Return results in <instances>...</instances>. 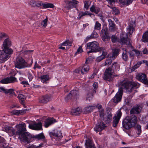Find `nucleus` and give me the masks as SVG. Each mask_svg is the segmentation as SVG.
Listing matches in <instances>:
<instances>
[{"label":"nucleus","mask_w":148,"mask_h":148,"mask_svg":"<svg viewBox=\"0 0 148 148\" xmlns=\"http://www.w3.org/2000/svg\"><path fill=\"white\" fill-rule=\"evenodd\" d=\"M139 114V105L133 106L130 111V115L126 116L122 121L123 128L129 130L133 127L136 126V129L139 132V125L137 124L138 121L137 114Z\"/></svg>","instance_id":"f257e3e1"},{"label":"nucleus","mask_w":148,"mask_h":148,"mask_svg":"<svg viewBox=\"0 0 148 148\" xmlns=\"http://www.w3.org/2000/svg\"><path fill=\"white\" fill-rule=\"evenodd\" d=\"M121 87L118 90L114 97L112 99V101L115 103L121 102L123 94V90L126 92L130 93L132 90L137 88V83L134 82L122 81L121 82Z\"/></svg>","instance_id":"f03ea898"},{"label":"nucleus","mask_w":148,"mask_h":148,"mask_svg":"<svg viewBox=\"0 0 148 148\" xmlns=\"http://www.w3.org/2000/svg\"><path fill=\"white\" fill-rule=\"evenodd\" d=\"M15 127L17 129L16 135L19 136L21 140L27 144L33 141V135L26 132V129L25 123L17 124Z\"/></svg>","instance_id":"7ed1b4c3"},{"label":"nucleus","mask_w":148,"mask_h":148,"mask_svg":"<svg viewBox=\"0 0 148 148\" xmlns=\"http://www.w3.org/2000/svg\"><path fill=\"white\" fill-rule=\"evenodd\" d=\"M135 24L134 21H130L129 22V25L128 28H127V32H122L120 34V40L119 41L121 43L122 45H126L127 47L132 49L133 47L131 44L128 38V34H130V36L131 37L133 32L134 31V26Z\"/></svg>","instance_id":"20e7f679"},{"label":"nucleus","mask_w":148,"mask_h":148,"mask_svg":"<svg viewBox=\"0 0 148 148\" xmlns=\"http://www.w3.org/2000/svg\"><path fill=\"white\" fill-rule=\"evenodd\" d=\"M33 62V60L32 59H30L26 62L22 57L19 56L16 59L15 67L19 69L29 68L31 67Z\"/></svg>","instance_id":"39448f33"},{"label":"nucleus","mask_w":148,"mask_h":148,"mask_svg":"<svg viewBox=\"0 0 148 148\" xmlns=\"http://www.w3.org/2000/svg\"><path fill=\"white\" fill-rule=\"evenodd\" d=\"M2 50H0V62L2 63L7 60L12 53L13 50L10 47H3Z\"/></svg>","instance_id":"423d86ee"},{"label":"nucleus","mask_w":148,"mask_h":148,"mask_svg":"<svg viewBox=\"0 0 148 148\" xmlns=\"http://www.w3.org/2000/svg\"><path fill=\"white\" fill-rule=\"evenodd\" d=\"M86 48L90 50L87 52L89 54L91 52H97L104 49V47H99V43L95 41L89 42L87 44Z\"/></svg>","instance_id":"0eeeda50"},{"label":"nucleus","mask_w":148,"mask_h":148,"mask_svg":"<svg viewBox=\"0 0 148 148\" xmlns=\"http://www.w3.org/2000/svg\"><path fill=\"white\" fill-rule=\"evenodd\" d=\"M99 117L101 121H104L106 124H109L111 121L112 114L110 111L107 112L106 114L105 113L103 109H101L98 112Z\"/></svg>","instance_id":"6e6552de"},{"label":"nucleus","mask_w":148,"mask_h":148,"mask_svg":"<svg viewBox=\"0 0 148 148\" xmlns=\"http://www.w3.org/2000/svg\"><path fill=\"white\" fill-rule=\"evenodd\" d=\"M72 1L65 0L64 2L66 4L64 6V8L67 10H69L74 8H76V5L78 3V1L76 0H72Z\"/></svg>","instance_id":"1a4fd4ad"},{"label":"nucleus","mask_w":148,"mask_h":148,"mask_svg":"<svg viewBox=\"0 0 148 148\" xmlns=\"http://www.w3.org/2000/svg\"><path fill=\"white\" fill-rule=\"evenodd\" d=\"M107 127L106 124L103 121H100L97 123L96 124L94 129L97 133L103 130Z\"/></svg>","instance_id":"9d476101"},{"label":"nucleus","mask_w":148,"mask_h":148,"mask_svg":"<svg viewBox=\"0 0 148 148\" xmlns=\"http://www.w3.org/2000/svg\"><path fill=\"white\" fill-rule=\"evenodd\" d=\"M113 73L108 68L106 69L104 72V76L103 77V79L109 81H112L113 79L112 77Z\"/></svg>","instance_id":"9b49d317"},{"label":"nucleus","mask_w":148,"mask_h":148,"mask_svg":"<svg viewBox=\"0 0 148 148\" xmlns=\"http://www.w3.org/2000/svg\"><path fill=\"white\" fill-rule=\"evenodd\" d=\"M51 98L50 95L47 94L39 98V101L41 103H46L51 100Z\"/></svg>","instance_id":"f8f14e48"},{"label":"nucleus","mask_w":148,"mask_h":148,"mask_svg":"<svg viewBox=\"0 0 148 148\" xmlns=\"http://www.w3.org/2000/svg\"><path fill=\"white\" fill-rule=\"evenodd\" d=\"M56 122L57 121L56 119L53 117L48 118L45 121L44 126L45 127L47 128Z\"/></svg>","instance_id":"ddd939ff"},{"label":"nucleus","mask_w":148,"mask_h":148,"mask_svg":"<svg viewBox=\"0 0 148 148\" xmlns=\"http://www.w3.org/2000/svg\"><path fill=\"white\" fill-rule=\"evenodd\" d=\"M29 127L32 130H40L42 129V123L40 122H39L38 123L35 122L33 124H29Z\"/></svg>","instance_id":"4468645a"},{"label":"nucleus","mask_w":148,"mask_h":148,"mask_svg":"<svg viewBox=\"0 0 148 148\" xmlns=\"http://www.w3.org/2000/svg\"><path fill=\"white\" fill-rule=\"evenodd\" d=\"M108 69L113 73L115 71H119L120 69V65L117 62H114L111 66L108 67Z\"/></svg>","instance_id":"2eb2a0df"},{"label":"nucleus","mask_w":148,"mask_h":148,"mask_svg":"<svg viewBox=\"0 0 148 148\" xmlns=\"http://www.w3.org/2000/svg\"><path fill=\"white\" fill-rule=\"evenodd\" d=\"M121 115L122 112L121 110H119L118 111L116 116H115V117H114L113 118L114 120L113 122V126L114 127H116L119 122Z\"/></svg>","instance_id":"dca6fc26"},{"label":"nucleus","mask_w":148,"mask_h":148,"mask_svg":"<svg viewBox=\"0 0 148 148\" xmlns=\"http://www.w3.org/2000/svg\"><path fill=\"white\" fill-rule=\"evenodd\" d=\"M49 135L51 137L53 136L58 138H62L63 137L62 133L60 130H55L53 132H51L49 133Z\"/></svg>","instance_id":"f3484780"},{"label":"nucleus","mask_w":148,"mask_h":148,"mask_svg":"<svg viewBox=\"0 0 148 148\" xmlns=\"http://www.w3.org/2000/svg\"><path fill=\"white\" fill-rule=\"evenodd\" d=\"M139 81L145 84L148 85V80L145 74L143 73H139Z\"/></svg>","instance_id":"a211bd4d"},{"label":"nucleus","mask_w":148,"mask_h":148,"mask_svg":"<svg viewBox=\"0 0 148 148\" xmlns=\"http://www.w3.org/2000/svg\"><path fill=\"white\" fill-rule=\"evenodd\" d=\"M4 130L6 132L10 133L12 136L16 135V131L15 129L12 127L6 126L4 127Z\"/></svg>","instance_id":"6ab92c4d"},{"label":"nucleus","mask_w":148,"mask_h":148,"mask_svg":"<svg viewBox=\"0 0 148 148\" xmlns=\"http://www.w3.org/2000/svg\"><path fill=\"white\" fill-rule=\"evenodd\" d=\"M87 60V59H86L85 63L82 67H81V73L82 75L86 73L89 70V66L86 63Z\"/></svg>","instance_id":"aec40b11"},{"label":"nucleus","mask_w":148,"mask_h":148,"mask_svg":"<svg viewBox=\"0 0 148 148\" xmlns=\"http://www.w3.org/2000/svg\"><path fill=\"white\" fill-rule=\"evenodd\" d=\"M85 141V146L86 148H96L92 140L88 139L86 140Z\"/></svg>","instance_id":"412c9836"},{"label":"nucleus","mask_w":148,"mask_h":148,"mask_svg":"<svg viewBox=\"0 0 148 148\" xmlns=\"http://www.w3.org/2000/svg\"><path fill=\"white\" fill-rule=\"evenodd\" d=\"M33 140H39L44 139H45V137L42 132H41L38 134L35 135H33Z\"/></svg>","instance_id":"4be33fe9"},{"label":"nucleus","mask_w":148,"mask_h":148,"mask_svg":"<svg viewBox=\"0 0 148 148\" xmlns=\"http://www.w3.org/2000/svg\"><path fill=\"white\" fill-rule=\"evenodd\" d=\"M109 25V29L111 31H114L115 30V25L114 22L112 21L111 19H109L108 20Z\"/></svg>","instance_id":"5701e85b"},{"label":"nucleus","mask_w":148,"mask_h":148,"mask_svg":"<svg viewBox=\"0 0 148 148\" xmlns=\"http://www.w3.org/2000/svg\"><path fill=\"white\" fill-rule=\"evenodd\" d=\"M97 106L95 104L92 106H88L85 108V112L86 113H88L91 112L93 111V110L97 108Z\"/></svg>","instance_id":"b1692460"},{"label":"nucleus","mask_w":148,"mask_h":148,"mask_svg":"<svg viewBox=\"0 0 148 148\" xmlns=\"http://www.w3.org/2000/svg\"><path fill=\"white\" fill-rule=\"evenodd\" d=\"M82 111V109L79 107L75 109H72L71 111V114L72 115H77L80 114Z\"/></svg>","instance_id":"393cba45"},{"label":"nucleus","mask_w":148,"mask_h":148,"mask_svg":"<svg viewBox=\"0 0 148 148\" xmlns=\"http://www.w3.org/2000/svg\"><path fill=\"white\" fill-rule=\"evenodd\" d=\"M105 49H104L103 50H101L100 51L102 52V54L101 56H99L97 58L96 61L97 62H99L105 58L107 55V53L104 51Z\"/></svg>","instance_id":"a878e982"},{"label":"nucleus","mask_w":148,"mask_h":148,"mask_svg":"<svg viewBox=\"0 0 148 148\" xmlns=\"http://www.w3.org/2000/svg\"><path fill=\"white\" fill-rule=\"evenodd\" d=\"M12 45L11 42L9 38L5 39L2 45L3 47H10Z\"/></svg>","instance_id":"bb28decb"},{"label":"nucleus","mask_w":148,"mask_h":148,"mask_svg":"<svg viewBox=\"0 0 148 148\" xmlns=\"http://www.w3.org/2000/svg\"><path fill=\"white\" fill-rule=\"evenodd\" d=\"M120 49L118 48H115L113 49L112 57L115 58L119 55Z\"/></svg>","instance_id":"cd10ccee"},{"label":"nucleus","mask_w":148,"mask_h":148,"mask_svg":"<svg viewBox=\"0 0 148 148\" xmlns=\"http://www.w3.org/2000/svg\"><path fill=\"white\" fill-rule=\"evenodd\" d=\"M17 97L19 99L21 103L23 105H24L25 100L26 99L25 96L21 94H19L18 95Z\"/></svg>","instance_id":"c85d7f7f"},{"label":"nucleus","mask_w":148,"mask_h":148,"mask_svg":"<svg viewBox=\"0 0 148 148\" xmlns=\"http://www.w3.org/2000/svg\"><path fill=\"white\" fill-rule=\"evenodd\" d=\"M90 11L92 12H94L97 14L100 12V9L99 7L95 8V6L93 5L90 8Z\"/></svg>","instance_id":"c756f323"},{"label":"nucleus","mask_w":148,"mask_h":148,"mask_svg":"<svg viewBox=\"0 0 148 148\" xmlns=\"http://www.w3.org/2000/svg\"><path fill=\"white\" fill-rule=\"evenodd\" d=\"M70 94L71 95L73 99H77L78 97V92L77 90H73L70 92Z\"/></svg>","instance_id":"7c9ffc66"},{"label":"nucleus","mask_w":148,"mask_h":148,"mask_svg":"<svg viewBox=\"0 0 148 148\" xmlns=\"http://www.w3.org/2000/svg\"><path fill=\"white\" fill-rule=\"evenodd\" d=\"M122 58L124 61H127L128 60V57L126 50H124L122 55Z\"/></svg>","instance_id":"2f4dec72"},{"label":"nucleus","mask_w":148,"mask_h":148,"mask_svg":"<svg viewBox=\"0 0 148 148\" xmlns=\"http://www.w3.org/2000/svg\"><path fill=\"white\" fill-rule=\"evenodd\" d=\"M132 51H129V53L130 55V57L133 58L135 54H138L139 53V51L136 49H132H132L130 48Z\"/></svg>","instance_id":"473e14b6"},{"label":"nucleus","mask_w":148,"mask_h":148,"mask_svg":"<svg viewBox=\"0 0 148 148\" xmlns=\"http://www.w3.org/2000/svg\"><path fill=\"white\" fill-rule=\"evenodd\" d=\"M98 36V34H97V32L94 30L90 36H87L86 38V39L88 40L91 38H97Z\"/></svg>","instance_id":"72a5a7b5"},{"label":"nucleus","mask_w":148,"mask_h":148,"mask_svg":"<svg viewBox=\"0 0 148 148\" xmlns=\"http://www.w3.org/2000/svg\"><path fill=\"white\" fill-rule=\"evenodd\" d=\"M55 6L52 3H43V8H53Z\"/></svg>","instance_id":"f704fd0d"},{"label":"nucleus","mask_w":148,"mask_h":148,"mask_svg":"<svg viewBox=\"0 0 148 148\" xmlns=\"http://www.w3.org/2000/svg\"><path fill=\"white\" fill-rule=\"evenodd\" d=\"M40 78L41 82L44 83L49 80V75H43L41 76Z\"/></svg>","instance_id":"c9c22d12"},{"label":"nucleus","mask_w":148,"mask_h":148,"mask_svg":"<svg viewBox=\"0 0 148 148\" xmlns=\"http://www.w3.org/2000/svg\"><path fill=\"white\" fill-rule=\"evenodd\" d=\"M101 37L102 40L104 41H106V40H110V37L108 35V32L102 35Z\"/></svg>","instance_id":"e433bc0d"},{"label":"nucleus","mask_w":148,"mask_h":148,"mask_svg":"<svg viewBox=\"0 0 148 148\" xmlns=\"http://www.w3.org/2000/svg\"><path fill=\"white\" fill-rule=\"evenodd\" d=\"M142 40L144 42H148V31L145 32L143 34Z\"/></svg>","instance_id":"4c0bfd02"},{"label":"nucleus","mask_w":148,"mask_h":148,"mask_svg":"<svg viewBox=\"0 0 148 148\" xmlns=\"http://www.w3.org/2000/svg\"><path fill=\"white\" fill-rule=\"evenodd\" d=\"M87 11L85 12H81L79 13V15L78 16V18L79 20L81 19V17L84 16H85L87 14L89 15L90 16H91V15H92L91 13H89L87 14Z\"/></svg>","instance_id":"58836bf2"},{"label":"nucleus","mask_w":148,"mask_h":148,"mask_svg":"<svg viewBox=\"0 0 148 148\" xmlns=\"http://www.w3.org/2000/svg\"><path fill=\"white\" fill-rule=\"evenodd\" d=\"M7 78L9 83H14L17 81L16 78L14 77L10 76Z\"/></svg>","instance_id":"ea45409f"},{"label":"nucleus","mask_w":148,"mask_h":148,"mask_svg":"<svg viewBox=\"0 0 148 148\" xmlns=\"http://www.w3.org/2000/svg\"><path fill=\"white\" fill-rule=\"evenodd\" d=\"M98 84L97 82H95L93 84V86L94 88L93 89L92 91L93 93H95L96 92V90L98 87Z\"/></svg>","instance_id":"a19ab883"},{"label":"nucleus","mask_w":148,"mask_h":148,"mask_svg":"<svg viewBox=\"0 0 148 148\" xmlns=\"http://www.w3.org/2000/svg\"><path fill=\"white\" fill-rule=\"evenodd\" d=\"M101 24L98 21H96L95 25V29L97 30L101 29Z\"/></svg>","instance_id":"79ce46f5"},{"label":"nucleus","mask_w":148,"mask_h":148,"mask_svg":"<svg viewBox=\"0 0 148 148\" xmlns=\"http://www.w3.org/2000/svg\"><path fill=\"white\" fill-rule=\"evenodd\" d=\"M117 1L116 2H118V0H116ZM119 3L121 4L122 5L124 6H127V4H126V1L125 0H119ZM116 2H115L114 3L113 2L111 5L110 4V5H113V3H114Z\"/></svg>","instance_id":"37998d69"},{"label":"nucleus","mask_w":148,"mask_h":148,"mask_svg":"<svg viewBox=\"0 0 148 148\" xmlns=\"http://www.w3.org/2000/svg\"><path fill=\"white\" fill-rule=\"evenodd\" d=\"M6 94L9 93L10 95H16L14 92V90L12 88H10L9 89H6Z\"/></svg>","instance_id":"c03bdc74"},{"label":"nucleus","mask_w":148,"mask_h":148,"mask_svg":"<svg viewBox=\"0 0 148 148\" xmlns=\"http://www.w3.org/2000/svg\"><path fill=\"white\" fill-rule=\"evenodd\" d=\"M48 21V18L47 17L46 18L43 20L41 22V25L44 27H46L47 25V22Z\"/></svg>","instance_id":"a18cd8bd"},{"label":"nucleus","mask_w":148,"mask_h":148,"mask_svg":"<svg viewBox=\"0 0 148 148\" xmlns=\"http://www.w3.org/2000/svg\"><path fill=\"white\" fill-rule=\"evenodd\" d=\"M108 7L110 8L114 12H116L115 13V14H118L119 13V10L116 9V8L114 7L111 6L110 5H107Z\"/></svg>","instance_id":"49530a36"},{"label":"nucleus","mask_w":148,"mask_h":148,"mask_svg":"<svg viewBox=\"0 0 148 148\" xmlns=\"http://www.w3.org/2000/svg\"><path fill=\"white\" fill-rule=\"evenodd\" d=\"M43 3H42V2L40 1H36V7H39L42 6V8H43ZM40 8H42L41 7H40Z\"/></svg>","instance_id":"de8ad7c7"},{"label":"nucleus","mask_w":148,"mask_h":148,"mask_svg":"<svg viewBox=\"0 0 148 148\" xmlns=\"http://www.w3.org/2000/svg\"><path fill=\"white\" fill-rule=\"evenodd\" d=\"M112 63V60L111 59H106L105 63V66H109Z\"/></svg>","instance_id":"09e8293b"},{"label":"nucleus","mask_w":148,"mask_h":148,"mask_svg":"<svg viewBox=\"0 0 148 148\" xmlns=\"http://www.w3.org/2000/svg\"><path fill=\"white\" fill-rule=\"evenodd\" d=\"M21 110H14L12 111V113L14 115H21Z\"/></svg>","instance_id":"8fccbe9b"},{"label":"nucleus","mask_w":148,"mask_h":148,"mask_svg":"<svg viewBox=\"0 0 148 148\" xmlns=\"http://www.w3.org/2000/svg\"><path fill=\"white\" fill-rule=\"evenodd\" d=\"M89 1H87L84 2V8L88 10L89 7Z\"/></svg>","instance_id":"3c124183"},{"label":"nucleus","mask_w":148,"mask_h":148,"mask_svg":"<svg viewBox=\"0 0 148 148\" xmlns=\"http://www.w3.org/2000/svg\"><path fill=\"white\" fill-rule=\"evenodd\" d=\"M117 39V37L115 35H113L111 37L112 42L114 43L116 42Z\"/></svg>","instance_id":"603ef678"},{"label":"nucleus","mask_w":148,"mask_h":148,"mask_svg":"<svg viewBox=\"0 0 148 148\" xmlns=\"http://www.w3.org/2000/svg\"><path fill=\"white\" fill-rule=\"evenodd\" d=\"M8 81L7 79V78H5L1 80L0 81V82L1 84H7L9 83L8 82Z\"/></svg>","instance_id":"864d4df0"},{"label":"nucleus","mask_w":148,"mask_h":148,"mask_svg":"<svg viewBox=\"0 0 148 148\" xmlns=\"http://www.w3.org/2000/svg\"><path fill=\"white\" fill-rule=\"evenodd\" d=\"M28 77L29 79V81H31L33 78L32 74L30 72H28L27 74Z\"/></svg>","instance_id":"5fc2aeb1"},{"label":"nucleus","mask_w":148,"mask_h":148,"mask_svg":"<svg viewBox=\"0 0 148 148\" xmlns=\"http://www.w3.org/2000/svg\"><path fill=\"white\" fill-rule=\"evenodd\" d=\"M139 67V64L138 62L131 68L132 71H135V70Z\"/></svg>","instance_id":"6e6d98bb"},{"label":"nucleus","mask_w":148,"mask_h":148,"mask_svg":"<svg viewBox=\"0 0 148 148\" xmlns=\"http://www.w3.org/2000/svg\"><path fill=\"white\" fill-rule=\"evenodd\" d=\"M21 84L24 85L23 87H25L29 85V84L28 82L27 81L24 80L22 82H21Z\"/></svg>","instance_id":"4d7b16f0"},{"label":"nucleus","mask_w":148,"mask_h":148,"mask_svg":"<svg viewBox=\"0 0 148 148\" xmlns=\"http://www.w3.org/2000/svg\"><path fill=\"white\" fill-rule=\"evenodd\" d=\"M73 98L71 94H69L65 98V99L66 101H67L70 99Z\"/></svg>","instance_id":"13d9d810"},{"label":"nucleus","mask_w":148,"mask_h":148,"mask_svg":"<svg viewBox=\"0 0 148 148\" xmlns=\"http://www.w3.org/2000/svg\"><path fill=\"white\" fill-rule=\"evenodd\" d=\"M7 37V35L5 33H1L0 34V40H1L4 37Z\"/></svg>","instance_id":"bf43d9fd"},{"label":"nucleus","mask_w":148,"mask_h":148,"mask_svg":"<svg viewBox=\"0 0 148 148\" xmlns=\"http://www.w3.org/2000/svg\"><path fill=\"white\" fill-rule=\"evenodd\" d=\"M5 140L1 136H0V143H2V144H5Z\"/></svg>","instance_id":"052dcab7"},{"label":"nucleus","mask_w":148,"mask_h":148,"mask_svg":"<svg viewBox=\"0 0 148 148\" xmlns=\"http://www.w3.org/2000/svg\"><path fill=\"white\" fill-rule=\"evenodd\" d=\"M36 2L34 1H31L30 2V4L33 7H36Z\"/></svg>","instance_id":"680f3d73"},{"label":"nucleus","mask_w":148,"mask_h":148,"mask_svg":"<svg viewBox=\"0 0 148 148\" xmlns=\"http://www.w3.org/2000/svg\"><path fill=\"white\" fill-rule=\"evenodd\" d=\"M107 32L106 30L105 29H102L101 32L100 33V36H101L102 35H103L107 33Z\"/></svg>","instance_id":"e2e57ef3"},{"label":"nucleus","mask_w":148,"mask_h":148,"mask_svg":"<svg viewBox=\"0 0 148 148\" xmlns=\"http://www.w3.org/2000/svg\"><path fill=\"white\" fill-rule=\"evenodd\" d=\"M36 68H38V69H40L41 68V66H39L37 63L36 62L34 66V67L33 68L35 69Z\"/></svg>","instance_id":"0e129e2a"},{"label":"nucleus","mask_w":148,"mask_h":148,"mask_svg":"<svg viewBox=\"0 0 148 148\" xmlns=\"http://www.w3.org/2000/svg\"><path fill=\"white\" fill-rule=\"evenodd\" d=\"M95 105L97 106V108L98 109V112L99 111V110H100L101 109H103L102 108V106L101 105H99V104H97V105Z\"/></svg>","instance_id":"69168bd1"},{"label":"nucleus","mask_w":148,"mask_h":148,"mask_svg":"<svg viewBox=\"0 0 148 148\" xmlns=\"http://www.w3.org/2000/svg\"><path fill=\"white\" fill-rule=\"evenodd\" d=\"M108 2V3L110 5H111L113 2H115L117 1L116 0H106Z\"/></svg>","instance_id":"338daca9"},{"label":"nucleus","mask_w":148,"mask_h":148,"mask_svg":"<svg viewBox=\"0 0 148 148\" xmlns=\"http://www.w3.org/2000/svg\"><path fill=\"white\" fill-rule=\"evenodd\" d=\"M82 47L81 46H79L78 48L77 49L76 53H81L82 52Z\"/></svg>","instance_id":"774afa93"}]
</instances>
